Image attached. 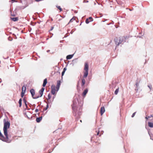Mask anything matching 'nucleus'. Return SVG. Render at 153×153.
<instances>
[{"label": "nucleus", "mask_w": 153, "mask_h": 153, "mask_svg": "<svg viewBox=\"0 0 153 153\" xmlns=\"http://www.w3.org/2000/svg\"><path fill=\"white\" fill-rule=\"evenodd\" d=\"M56 7L58 8V9H59L60 10V12H61L62 10V8L60 6H56Z\"/></svg>", "instance_id": "obj_22"}, {"label": "nucleus", "mask_w": 153, "mask_h": 153, "mask_svg": "<svg viewBox=\"0 0 153 153\" xmlns=\"http://www.w3.org/2000/svg\"><path fill=\"white\" fill-rule=\"evenodd\" d=\"M84 65V70L85 71L84 72L83 77L84 78H86L88 74L89 66L87 62H86L85 63Z\"/></svg>", "instance_id": "obj_3"}, {"label": "nucleus", "mask_w": 153, "mask_h": 153, "mask_svg": "<svg viewBox=\"0 0 153 153\" xmlns=\"http://www.w3.org/2000/svg\"><path fill=\"white\" fill-rule=\"evenodd\" d=\"M36 1H42V0H35Z\"/></svg>", "instance_id": "obj_34"}, {"label": "nucleus", "mask_w": 153, "mask_h": 153, "mask_svg": "<svg viewBox=\"0 0 153 153\" xmlns=\"http://www.w3.org/2000/svg\"><path fill=\"white\" fill-rule=\"evenodd\" d=\"M26 87L25 86H23L22 87V91L24 92L25 93V91L26 90Z\"/></svg>", "instance_id": "obj_17"}, {"label": "nucleus", "mask_w": 153, "mask_h": 153, "mask_svg": "<svg viewBox=\"0 0 153 153\" xmlns=\"http://www.w3.org/2000/svg\"><path fill=\"white\" fill-rule=\"evenodd\" d=\"M11 20L14 22L17 21L19 19L18 17L11 18Z\"/></svg>", "instance_id": "obj_14"}, {"label": "nucleus", "mask_w": 153, "mask_h": 153, "mask_svg": "<svg viewBox=\"0 0 153 153\" xmlns=\"http://www.w3.org/2000/svg\"><path fill=\"white\" fill-rule=\"evenodd\" d=\"M88 91V88H86L82 94V96L84 97H85Z\"/></svg>", "instance_id": "obj_7"}, {"label": "nucleus", "mask_w": 153, "mask_h": 153, "mask_svg": "<svg viewBox=\"0 0 153 153\" xmlns=\"http://www.w3.org/2000/svg\"><path fill=\"white\" fill-rule=\"evenodd\" d=\"M22 99L21 98L19 99V107H21L22 106Z\"/></svg>", "instance_id": "obj_19"}, {"label": "nucleus", "mask_w": 153, "mask_h": 153, "mask_svg": "<svg viewBox=\"0 0 153 153\" xmlns=\"http://www.w3.org/2000/svg\"><path fill=\"white\" fill-rule=\"evenodd\" d=\"M136 113V112H134V113H133V114H132V115L131 116V117H133L134 116H135V114Z\"/></svg>", "instance_id": "obj_26"}, {"label": "nucleus", "mask_w": 153, "mask_h": 153, "mask_svg": "<svg viewBox=\"0 0 153 153\" xmlns=\"http://www.w3.org/2000/svg\"><path fill=\"white\" fill-rule=\"evenodd\" d=\"M99 133H100V131H98L97 132V135H99Z\"/></svg>", "instance_id": "obj_32"}, {"label": "nucleus", "mask_w": 153, "mask_h": 153, "mask_svg": "<svg viewBox=\"0 0 153 153\" xmlns=\"http://www.w3.org/2000/svg\"><path fill=\"white\" fill-rule=\"evenodd\" d=\"M48 105H47L46 109H45V110H47L48 109Z\"/></svg>", "instance_id": "obj_31"}, {"label": "nucleus", "mask_w": 153, "mask_h": 153, "mask_svg": "<svg viewBox=\"0 0 153 153\" xmlns=\"http://www.w3.org/2000/svg\"><path fill=\"white\" fill-rule=\"evenodd\" d=\"M148 87H149V88H150V89H151V88L152 87V85H151V86H148Z\"/></svg>", "instance_id": "obj_33"}, {"label": "nucleus", "mask_w": 153, "mask_h": 153, "mask_svg": "<svg viewBox=\"0 0 153 153\" xmlns=\"http://www.w3.org/2000/svg\"><path fill=\"white\" fill-rule=\"evenodd\" d=\"M30 91L33 98L35 99V98L36 97H34L35 95V91L33 89H32L30 90Z\"/></svg>", "instance_id": "obj_9"}, {"label": "nucleus", "mask_w": 153, "mask_h": 153, "mask_svg": "<svg viewBox=\"0 0 153 153\" xmlns=\"http://www.w3.org/2000/svg\"><path fill=\"white\" fill-rule=\"evenodd\" d=\"M101 136V135H100V134L99 135V136Z\"/></svg>", "instance_id": "obj_39"}, {"label": "nucleus", "mask_w": 153, "mask_h": 153, "mask_svg": "<svg viewBox=\"0 0 153 153\" xmlns=\"http://www.w3.org/2000/svg\"><path fill=\"white\" fill-rule=\"evenodd\" d=\"M48 99H50L51 98V95L50 94H48Z\"/></svg>", "instance_id": "obj_25"}, {"label": "nucleus", "mask_w": 153, "mask_h": 153, "mask_svg": "<svg viewBox=\"0 0 153 153\" xmlns=\"http://www.w3.org/2000/svg\"><path fill=\"white\" fill-rule=\"evenodd\" d=\"M151 117V115L150 116H148V118H150V117Z\"/></svg>", "instance_id": "obj_35"}, {"label": "nucleus", "mask_w": 153, "mask_h": 153, "mask_svg": "<svg viewBox=\"0 0 153 153\" xmlns=\"http://www.w3.org/2000/svg\"><path fill=\"white\" fill-rule=\"evenodd\" d=\"M60 82H61L59 80L57 81V84L56 86V88L57 91H58L59 89L60 86Z\"/></svg>", "instance_id": "obj_8"}, {"label": "nucleus", "mask_w": 153, "mask_h": 153, "mask_svg": "<svg viewBox=\"0 0 153 153\" xmlns=\"http://www.w3.org/2000/svg\"><path fill=\"white\" fill-rule=\"evenodd\" d=\"M80 122H82V120H80Z\"/></svg>", "instance_id": "obj_40"}, {"label": "nucleus", "mask_w": 153, "mask_h": 153, "mask_svg": "<svg viewBox=\"0 0 153 153\" xmlns=\"http://www.w3.org/2000/svg\"><path fill=\"white\" fill-rule=\"evenodd\" d=\"M10 126V123L8 122H5L4 123L3 131L4 135L5 136H7V129L9 128Z\"/></svg>", "instance_id": "obj_1"}, {"label": "nucleus", "mask_w": 153, "mask_h": 153, "mask_svg": "<svg viewBox=\"0 0 153 153\" xmlns=\"http://www.w3.org/2000/svg\"><path fill=\"white\" fill-rule=\"evenodd\" d=\"M47 83V79L46 78L44 79L42 86L43 87L45 86Z\"/></svg>", "instance_id": "obj_12"}, {"label": "nucleus", "mask_w": 153, "mask_h": 153, "mask_svg": "<svg viewBox=\"0 0 153 153\" xmlns=\"http://www.w3.org/2000/svg\"><path fill=\"white\" fill-rule=\"evenodd\" d=\"M149 126L151 128H153V123L151 122H149L148 123Z\"/></svg>", "instance_id": "obj_16"}, {"label": "nucleus", "mask_w": 153, "mask_h": 153, "mask_svg": "<svg viewBox=\"0 0 153 153\" xmlns=\"http://www.w3.org/2000/svg\"><path fill=\"white\" fill-rule=\"evenodd\" d=\"M12 16H15V15H12Z\"/></svg>", "instance_id": "obj_38"}, {"label": "nucleus", "mask_w": 153, "mask_h": 153, "mask_svg": "<svg viewBox=\"0 0 153 153\" xmlns=\"http://www.w3.org/2000/svg\"><path fill=\"white\" fill-rule=\"evenodd\" d=\"M25 92H23V91H22L21 94V96L22 97H23L24 95Z\"/></svg>", "instance_id": "obj_23"}, {"label": "nucleus", "mask_w": 153, "mask_h": 153, "mask_svg": "<svg viewBox=\"0 0 153 153\" xmlns=\"http://www.w3.org/2000/svg\"><path fill=\"white\" fill-rule=\"evenodd\" d=\"M66 68H64L63 69V71L62 72V76H63L64 73H65V72L66 70Z\"/></svg>", "instance_id": "obj_21"}, {"label": "nucleus", "mask_w": 153, "mask_h": 153, "mask_svg": "<svg viewBox=\"0 0 153 153\" xmlns=\"http://www.w3.org/2000/svg\"><path fill=\"white\" fill-rule=\"evenodd\" d=\"M72 108L73 110H74L75 108V106L74 105H72Z\"/></svg>", "instance_id": "obj_24"}, {"label": "nucleus", "mask_w": 153, "mask_h": 153, "mask_svg": "<svg viewBox=\"0 0 153 153\" xmlns=\"http://www.w3.org/2000/svg\"><path fill=\"white\" fill-rule=\"evenodd\" d=\"M13 39L12 38H11V37H9L8 38V40H9V41H12Z\"/></svg>", "instance_id": "obj_29"}, {"label": "nucleus", "mask_w": 153, "mask_h": 153, "mask_svg": "<svg viewBox=\"0 0 153 153\" xmlns=\"http://www.w3.org/2000/svg\"><path fill=\"white\" fill-rule=\"evenodd\" d=\"M56 90V88L54 85H52L51 86V92L52 94L54 95L55 94L56 91H57Z\"/></svg>", "instance_id": "obj_4"}, {"label": "nucleus", "mask_w": 153, "mask_h": 153, "mask_svg": "<svg viewBox=\"0 0 153 153\" xmlns=\"http://www.w3.org/2000/svg\"><path fill=\"white\" fill-rule=\"evenodd\" d=\"M151 117H153V115H151Z\"/></svg>", "instance_id": "obj_36"}, {"label": "nucleus", "mask_w": 153, "mask_h": 153, "mask_svg": "<svg viewBox=\"0 0 153 153\" xmlns=\"http://www.w3.org/2000/svg\"><path fill=\"white\" fill-rule=\"evenodd\" d=\"M35 112H38V111H39V110H38V109H36L35 110Z\"/></svg>", "instance_id": "obj_30"}, {"label": "nucleus", "mask_w": 153, "mask_h": 153, "mask_svg": "<svg viewBox=\"0 0 153 153\" xmlns=\"http://www.w3.org/2000/svg\"><path fill=\"white\" fill-rule=\"evenodd\" d=\"M44 89L45 88H42L39 91V95L38 96L36 97L35 98H37L39 97H41L43 95Z\"/></svg>", "instance_id": "obj_5"}, {"label": "nucleus", "mask_w": 153, "mask_h": 153, "mask_svg": "<svg viewBox=\"0 0 153 153\" xmlns=\"http://www.w3.org/2000/svg\"><path fill=\"white\" fill-rule=\"evenodd\" d=\"M73 55H69L67 56L66 59H71L73 56Z\"/></svg>", "instance_id": "obj_13"}, {"label": "nucleus", "mask_w": 153, "mask_h": 153, "mask_svg": "<svg viewBox=\"0 0 153 153\" xmlns=\"http://www.w3.org/2000/svg\"><path fill=\"white\" fill-rule=\"evenodd\" d=\"M145 118L147 119L148 118V117H146Z\"/></svg>", "instance_id": "obj_37"}, {"label": "nucleus", "mask_w": 153, "mask_h": 153, "mask_svg": "<svg viewBox=\"0 0 153 153\" xmlns=\"http://www.w3.org/2000/svg\"><path fill=\"white\" fill-rule=\"evenodd\" d=\"M126 38V37L125 36L120 37L118 38H116L114 39L116 44L119 45L125 40Z\"/></svg>", "instance_id": "obj_2"}, {"label": "nucleus", "mask_w": 153, "mask_h": 153, "mask_svg": "<svg viewBox=\"0 0 153 153\" xmlns=\"http://www.w3.org/2000/svg\"><path fill=\"white\" fill-rule=\"evenodd\" d=\"M23 100L24 101V102H25V105L26 106V107H27V105L26 104V101L25 100V99H24Z\"/></svg>", "instance_id": "obj_28"}, {"label": "nucleus", "mask_w": 153, "mask_h": 153, "mask_svg": "<svg viewBox=\"0 0 153 153\" xmlns=\"http://www.w3.org/2000/svg\"><path fill=\"white\" fill-rule=\"evenodd\" d=\"M85 83V80L84 79H82V84L81 85L82 86H84Z\"/></svg>", "instance_id": "obj_15"}, {"label": "nucleus", "mask_w": 153, "mask_h": 153, "mask_svg": "<svg viewBox=\"0 0 153 153\" xmlns=\"http://www.w3.org/2000/svg\"><path fill=\"white\" fill-rule=\"evenodd\" d=\"M42 117L41 116L39 117H37L36 118V120L37 123H39L42 120Z\"/></svg>", "instance_id": "obj_11"}, {"label": "nucleus", "mask_w": 153, "mask_h": 153, "mask_svg": "<svg viewBox=\"0 0 153 153\" xmlns=\"http://www.w3.org/2000/svg\"><path fill=\"white\" fill-rule=\"evenodd\" d=\"M12 2V3H13L14 2H17V0H12L11 1Z\"/></svg>", "instance_id": "obj_27"}, {"label": "nucleus", "mask_w": 153, "mask_h": 153, "mask_svg": "<svg viewBox=\"0 0 153 153\" xmlns=\"http://www.w3.org/2000/svg\"><path fill=\"white\" fill-rule=\"evenodd\" d=\"M105 111V110L104 106L100 108V114L101 115H102Z\"/></svg>", "instance_id": "obj_10"}, {"label": "nucleus", "mask_w": 153, "mask_h": 153, "mask_svg": "<svg viewBox=\"0 0 153 153\" xmlns=\"http://www.w3.org/2000/svg\"><path fill=\"white\" fill-rule=\"evenodd\" d=\"M75 20V18L74 17H73L70 21L68 24H69L70 22H72L73 21Z\"/></svg>", "instance_id": "obj_18"}, {"label": "nucleus", "mask_w": 153, "mask_h": 153, "mask_svg": "<svg viewBox=\"0 0 153 153\" xmlns=\"http://www.w3.org/2000/svg\"><path fill=\"white\" fill-rule=\"evenodd\" d=\"M119 87H118L117 88L116 90L114 92V94L116 95H117L119 92Z\"/></svg>", "instance_id": "obj_20"}, {"label": "nucleus", "mask_w": 153, "mask_h": 153, "mask_svg": "<svg viewBox=\"0 0 153 153\" xmlns=\"http://www.w3.org/2000/svg\"><path fill=\"white\" fill-rule=\"evenodd\" d=\"M93 19L91 17H90L88 18L87 19L85 20V22L86 24H88L89 22L92 21Z\"/></svg>", "instance_id": "obj_6"}]
</instances>
